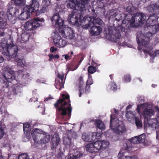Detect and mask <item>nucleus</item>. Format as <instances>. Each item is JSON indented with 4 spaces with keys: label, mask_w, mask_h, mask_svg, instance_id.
Here are the masks:
<instances>
[{
    "label": "nucleus",
    "mask_w": 159,
    "mask_h": 159,
    "mask_svg": "<svg viewBox=\"0 0 159 159\" xmlns=\"http://www.w3.org/2000/svg\"><path fill=\"white\" fill-rule=\"evenodd\" d=\"M146 16L144 14L141 12L134 14H126L124 19L122 21L121 27V31L127 32L130 28H137L138 26L135 25L136 23L143 24L145 22Z\"/></svg>",
    "instance_id": "nucleus-1"
},
{
    "label": "nucleus",
    "mask_w": 159,
    "mask_h": 159,
    "mask_svg": "<svg viewBox=\"0 0 159 159\" xmlns=\"http://www.w3.org/2000/svg\"><path fill=\"white\" fill-rule=\"evenodd\" d=\"M5 69V71L2 75V86L3 88H7L9 86L10 83L12 82L14 83L16 81H17V83L14 84L12 89L14 93L17 94L21 92V87L18 84V83L20 84V81L16 79L14 72L11 68L6 67Z\"/></svg>",
    "instance_id": "nucleus-2"
},
{
    "label": "nucleus",
    "mask_w": 159,
    "mask_h": 159,
    "mask_svg": "<svg viewBox=\"0 0 159 159\" xmlns=\"http://www.w3.org/2000/svg\"><path fill=\"white\" fill-rule=\"evenodd\" d=\"M70 96L68 93L62 94L57 102L54 104L56 109V113L58 115L64 116L68 114L69 118L71 115L72 107L71 106Z\"/></svg>",
    "instance_id": "nucleus-3"
},
{
    "label": "nucleus",
    "mask_w": 159,
    "mask_h": 159,
    "mask_svg": "<svg viewBox=\"0 0 159 159\" xmlns=\"http://www.w3.org/2000/svg\"><path fill=\"white\" fill-rule=\"evenodd\" d=\"M159 12H155L152 15H150L148 19L147 20L146 26L149 30L148 32L145 34V39L149 41L153 35L155 34L159 30V24H156L157 19Z\"/></svg>",
    "instance_id": "nucleus-4"
},
{
    "label": "nucleus",
    "mask_w": 159,
    "mask_h": 159,
    "mask_svg": "<svg viewBox=\"0 0 159 159\" xmlns=\"http://www.w3.org/2000/svg\"><path fill=\"white\" fill-rule=\"evenodd\" d=\"M109 142L103 140H98L93 143H90L86 146V150L91 153H96L99 150H103L108 147Z\"/></svg>",
    "instance_id": "nucleus-5"
},
{
    "label": "nucleus",
    "mask_w": 159,
    "mask_h": 159,
    "mask_svg": "<svg viewBox=\"0 0 159 159\" xmlns=\"http://www.w3.org/2000/svg\"><path fill=\"white\" fill-rule=\"evenodd\" d=\"M110 127L111 129L115 131L116 133L122 134L126 131V129L123 121H120L118 118H115V115L111 114Z\"/></svg>",
    "instance_id": "nucleus-6"
},
{
    "label": "nucleus",
    "mask_w": 159,
    "mask_h": 159,
    "mask_svg": "<svg viewBox=\"0 0 159 159\" xmlns=\"http://www.w3.org/2000/svg\"><path fill=\"white\" fill-rule=\"evenodd\" d=\"M81 12L74 11L68 16V21L69 23L78 26L81 25Z\"/></svg>",
    "instance_id": "nucleus-7"
},
{
    "label": "nucleus",
    "mask_w": 159,
    "mask_h": 159,
    "mask_svg": "<svg viewBox=\"0 0 159 159\" xmlns=\"http://www.w3.org/2000/svg\"><path fill=\"white\" fill-rule=\"evenodd\" d=\"M42 22L40 19L37 17L34 19L29 20L25 22L24 27L27 30H33L37 29V28L41 26Z\"/></svg>",
    "instance_id": "nucleus-8"
},
{
    "label": "nucleus",
    "mask_w": 159,
    "mask_h": 159,
    "mask_svg": "<svg viewBox=\"0 0 159 159\" xmlns=\"http://www.w3.org/2000/svg\"><path fill=\"white\" fill-rule=\"evenodd\" d=\"M39 130L37 128H36L34 129L31 132V135L34 142L38 143H40L41 144H45L48 142L50 139V136L49 135L44 136L39 142V139L38 138V135L39 134L38 131Z\"/></svg>",
    "instance_id": "nucleus-9"
},
{
    "label": "nucleus",
    "mask_w": 159,
    "mask_h": 159,
    "mask_svg": "<svg viewBox=\"0 0 159 159\" xmlns=\"http://www.w3.org/2000/svg\"><path fill=\"white\" fill-rule=\"evenodd\" d=\"M7 13L8 20L12 24H14L16 19V16L19 14V9L16 7H11L8 9Z\"/></svg>",
    "instance_id": "nucleus-10"
},
{
    "label": "nucleus",
    "mask_w": 159,
    "mask_h": 159,
    "mask_svg": "<svg viewBox=\"0 0 159 159\" xmlns=\"http://www.w3.org/2000/svg\"><path fill=\"white\" fill-rule=\"evenodd\" d=\"M57 27L59 32L62 35L64 34L66 38L71 39L75 37V34L71 28L67 27L66 28V26L64 25L58 26Z\"/></svg>",
    "instance_id": "nucleus-11"
},
{
    "label": "nucleus",
    "mask_w": 159,
    "mask_h": 159,
    "mask_svg": "<svg viewBox=\"0 0 159 159\" xmlns=\"http://www.w3.org/2000/svg\"><path fill=\"white\" fill-rule=\"evenodd\" d=\"M108 30L109 34L110 35L111 40L115 42L117 41V40L120 38V32L115 27H108Z\"/></svg>",
    "instance_id": "nucleus-12"
},
{
    "label": "nucleus",
    "mask_w": 159,
    "mask_h": 159,
    "mask_svg": "<svg viewBox=\"0 0 159 159\" xmlns=\"http://www.w3.org/2000/svg\"><path fill=\"white\" fill-rule=\"evenodd\" d=\"M70 0V2L67 4V7L69 8H71L75 10V11H78V12L84 11V6L80 4V1H73Z\"/></svg>",
    "instance_id": "nucleus-13"
},
{
    "label": "nucleus",
    "mask_w": 159,
    "mask_h": 159,
    "mask_svg": "<svg viewBox=\"0 0 159 159\" xmlns=\"http://www.w3.org/2000/svg\"><path fill=\"white\" fill-rule=\"evenodd\" d=\"M29 5L24 7V10H28L31 14L39 10V2L36 0H31Z\"/></svg>",
    "instance_id": "nucleus-14"
},
{
    "label": "nucleus",
    "mask_w": 159,
    "mask_h": 159,
    "mask_svg": "<svg viewBox=\"0 0 159 159\" xmlns=\"http://www.w3.org/2000/svg\"><path fill=\"white\" fill-rule=\"evenodd\" d=\"M79 81V88L80 91L79 97H80L82 93H88L89 92L90 89V86L86 85L85 86V84H84L83 77L82 76L80 77Z\"/></svg>",
    "instance_id": "nucleus-15"
},
{
    "label": "nucleus",
    "mask_w": 159,
    "mask_h": 159,
    "mask_svg": "<svg viewBox=\"0 0 159 159\" xmlns=\"http://www.w3.org/2000/svg\"><path fill=\"white\" fill-rule=\"evenodd\" d=\"M53 42L55 46L59 48L64 47L66 44V41L63 40L58 34L55 35Z\"/></svg>",
    "instance_id": "nucleus-16"
},
{
    "label": "nucleus",
    "mask_w": 159,
    "mask_h": 159,
    "mask_svg": "<svg viewBox=\"0 0 159 159\" xmlns=\"http://www.w3.org/2000/svg\"><path fill=\"white\" fill-rule=\"evenodd\" d=\"M138 137L135 136L130 139V142H127L126 143L125 147V149L126 151H130L134 147V145L135 144L139 143Z\"/></svg>",
    "instance_id": "nucleus-17"
},
{
    "label": "nucleus",
    "mask_w": 159,
    "mask_h": 159,
    "mask_svg": "<svg viewBox=\"0 0 159 159\" xmlns=\"http://www.w3.org/2000/svg\"><path fill=\"white\" fill-rule=\"evenodd\" d=\"M145 120H146L148 126L152 128H154L157 129L158 128L159 125V122L158 121L157 118L152 119H144V126L145 127Z\"/></svg>",
    "instance_id": "nucleus-18"
},
{
    "label": "nucleus",
    "mask_w": 159,
    "mask_h": 159,
    "mask_svg": "<svg viewBox=\"0 0 159 159\" xmlns=\"http://www.w3.org/2000/svg\"><path fill=\"white\" fill-rule=\"evenodd\" d=\"M84 12H81V25L82 23H84V24L87 26V28L91 27L92 24L93 17L85 16L84 17L83 13Z\"/></svg>",
    "instance_id": "nucleus-19"
},
{
    "label": "nucleus",
    "mask_w": 159,
    "mask_h": 159,
    "mask_svg": "<svg viewBox=\"0 0 159 159\" xmlns=\"http://www.w3.org/2000/svg\"><path fill=\"white\" fill-rule=\"evenodd\" d=\"M85 156V155L81 152L76 151L67 156L66 159H80Z\"/></svg>",
    "instance_id": "nucleus-20"
},
{
    "label": "nucleus",
    "mask_w": 159,
    "mask_h": 159,
    "mask_svg": "<svg viewBox=\"0 0 159 159\" xmlns=\"http://www.w3.org/2000/svg\"><path fill=\"white\" fill-rule=\"evenodd\" d=\"M94 134L92 133L85 132L82 134V138L84 141L86 142H92L95 140Z\"/></svg>",
    "instance_id": "nucleus-21"
},
{
    "label": "nucleus",
    "mask_w": 159,
    "mask_h": 159,
    "mask_svg": "<svg viewBox=\"0 0 159 159\" xmlns=\"http://www.w3.org/2000/svg\"><path fill=\"white\" fill-rule=\"evenodd\" d=\"M64 75L63 73H58L57 74V78L55 79V83L60 86V90L63 87L64 85L65 79H64Z\"/></svg>",
    "instance_id": "nucleus-22"
},
{
    "label": "nucleus",
    "mask_w": 159,
    "mask_h": 159,
    "mask_svg": "<svg viewBox=\"0 0 159 159\" xmlns=\"http://www.w3.org/2000/svg\"><path fill=\"white\" fill-rule=\"evenodd\" d=\"M18 50V47L16 46L13 45L11 47H9L8 56L10 58L16 57L17 55Z\"/></svg>",
    "instance_id": "nucleus-23"
},
{
    "label": "nucleus",
    "mask_w": 159,
    "mask_h": 159,
    "mask_svg": "<svg viewBox=\"0 0 159 159\" xmlns=\"http://www.w3.org/2000/svg\"><path fill=\"white\" fill-rule=\"evenodd\" d=\"M90 30V32L92 36L98 35H99L102 31V28L101 26L93 25L91 26Z\"/></svg>",
    "instance_id": "nucleus-24"
},
{
    "label": "nucleus",
    "mask_w": 159,
    "mask_h": 159,
    "mask_svg": "<svg viewBox=\"0 0 159 159\" xmlns=\"http://www.w3.org/2000/svg\"><path fill=\"white\" fill-rule=\"evenodd\" d=\"M143 113L144 119H148L154 115L155 112L152 108L146 107L143 111Z\"/></svg>",
    "instance_id": "nucleus-25"
},
{
    "label": "nucleus",
    "mask_w": 159,
    "mask_h": 159,
    "mask_svg": "<svg viewBox=\"0 0 159 159\" xmlns=\"http://www.w3.org/2000/svg\"><path fill=\"white\" fill-rule=\"evenodd\" d=\"M60 140V139L57 134H55L53 135L51 139L52 149L53 151L56 149L57 146L58 145Z\"/></svg>",
    "instance_id": "nucleus-26"
},
{
    "label": "nucleus",
    "mask_w": 159,
    "mask_h": 159,
    "mask_svg": "<svg viewBox=\"0 0 159 159\" xmlns=\"http://www.w3.org/2000/svg\"><path fill=\"white\" fill-rule=\"evenodd\" d=\"M21 41H20L21 43H20V44H21V43H24V44H23L22 46L21 44V45L19 44V45L21 48H23L24 46H25L24 45L25 44L26 42L28 41L29 38L30 37V35L29 34L24 32L22 33L21 35Z\"/></svg>",
    "instance_id": "nucleus-27"
},
{
    "label": "nucleus",
    "mask_w": 159,
    "mask_h": 159,
    "mask_svg": "<svg viewBox=\"0 0 159 159\" xmlns=\"http://www.w3.org/2000/svg\"><path fill=\"white\" fill-rule=\"evenodd\" d=\"M0 49L2 53L5 55H8V49L9 47H7L6 44L4 43L3 41L0 43Z\"/></svg>",
    "instance_id": "nucleus-28"
},
{
    "label": "nucleus",
    "mask_w": 159,
    "mask_h": 159,
    "mask_svg": "<svg viewBox=\"0 0 159 159\" xmlns=\"http://www.w3.org/2000/svg\"><path fill=\"white\" fill-rule=\"evenodd\" d=\"M28 10H24L23 9V11L19 15V18L22 20H26L28 19L30 16V14H31Z\"/></svg>",
    "instance_id": "nucleus-29"
},
{
    "label": "nucleus",
    "mask_w": 159,
    "mask_h": 159,
    "mask_svg": "<svg viewBox=\"0 0 159 159\" xmlns=\"http://www.w3.org/2000/svg\"><path fill=\"white\" fill-rule=\"evenodd\" d=\"M71 134L70 132L68 134V136L66 137L63 140V143L65 145L66 147L68 146L70 148H71L73 146V144L71 142V139L70 137L72 138L73 137V136L70 135Z\"/></svg>",
    "instance_id": "nucleus-30"
},
{
    "label": "nucleus",
    "mask_w": 159,
    "mask_h": 159,
    "mask_svg": "<svg viewBox=\"0 0 159 159\" xmlns=\"http://www.w3.org/2000/svg\"><path fill=\"white\" fill-rule=\"evenodd\" d=\"M3 13L0 12V29L3 30L5 28L7 24V20L3 18Z\"/></svg>",
    "instance_id": "nucleus-31"
},
{
    "label": "nucleus",
    "mask_w": 159,
    "mask_h": 159,
    "mask_svg": "<svg viewBox=\"0 0 159 159\" xmlns=\"http://www.w3.org/2000/svg\"><path fill=\"white\" fill-rule=\"evenodd\" d=\"M159 6L156 3L151 4L148 7L147 10L149 12H154V11L158 10Z\"/></svg>",
    "instance_id": "nucleus-32"
},
{
    "label": "nucleus",
    "mask_w": 159,
    "mask_h": 159,
    "mask_svg": "<svg viewBox=\"0 0 159 159\" xmlns=\"http://www.w3.org/2000/svg\"><path fill=\"white\" fill-rule=\"evenodd\" d=\"M103 21L100 18H96V17H93V20L92 25H102V24Z\"/></svg>",
    "instance_id": "nucleus-33"
},
{
    "label": "nucleus",
    "mask_w": 159,
    "mask_h": 159,
    "mask_svg": "<svg viewBox=\"0 0 159 159\" xmlns=\"http://www.w3.org/2000/svg\"><path fill=\"white\" fill-rule=\"evenodd\" d=\"M118 159H138L137 157L134 156L132 157L129 156H125L123 153L121 154L120 152L118 156Z\"/></svg>",
    "instance_id": "nucleus-34"
},
{
    "label": "nucleus",
    "mask_w": 159,
    "mask_h": 159,
    "mask_svg": "<svg viewBox=\"0 0 159 159\" xmlns=\"http://www.w3.org/2000/svg\"><path fill=\"white\" fill-rule=\"evenodd\" d=\"M149 41L144 39H143L140 41V40L139 39H137V42L138 45L139 46H143L144 47H147Z\"/></svg>",
    "instance_id": "nucleus-35"
},
{
    "label": "nucleus",
    "mask_w": 159,
    "mask_h": 159,
    "mask_svg": "<svg viewBox=\"0 0 159 159\" xmlns=\"http://www.w3.org/2000/svg\"><path fill=\"white\" fill-rule=\"evenodd\" d=\"M96 125L97 128H99L102 131L104 130L105 127L103 123L99 120H96Z\"/></svg>",
    "instance_id": "nucleus-36"
},
{
    "label": "nucleus",
    "mask_w": 159,
    "mask_h": 159,
    "mask_svg": "<svg viewBox=\"0 0 159 159\" xmlns=\"http://www.w3.org/2000/svg\"><path fill=\"white\" fill-rule=\"evenodd\" d=\"M126 10L129 13V14L132 15L135 12L136 8L133 6H128L126 8Z\"/></svg>",
    "instance_id": "nucleus-37"
},
{
    "label": "nucleus",
    "mask_w": 159,
    "mask_h": 159,
    "mask_svg": "<svg viewBox=\"0 0 159 159\" xmlns=\"http://www.w3.org/2000/svg\"><path fill=\"white\" fill-rule=\"evenodd\" d=\"M97 70V68L94 66H90L88 68V71L89 75L93 74Z\"/></svg>",
    "instance_id": "nucleus-38"
},
{
    "label": "nucleus",
    "mask_w": 159,
    "mask_h": 159,
    "mask_svg": "<svg viewBox=\"0 0 159 159\" xmlns=\"http://www.w3.org/2000/svg\"><path fill=\"white\" fill-rule=\"evenodd\" d=\"M30 125L28 123L23 124V130L27 133L30 132Z\"/></svg>",
    "instance_id": "nucleus-39"
},
{
    "label": "nucleus",
    "mask_w": 159,
    "mask_h": 159,
    "mask_svg": "<svg viewBox=\"0 0 159 159\" xmlns=\"http://www.w3.org/2000/svg\"><path fill=\"white\" fill-rule=\"evenodd\" d=\"M14 2L16 6L20 7H24V0H11Z\"/></svg>",
    "instance_id": "nucleus-40"
},
{
    "label": "nucleus",
    "mask_w": 159,
    "mask_h": 159,
    "mask_svg": "<svg viewBox=\"0 0 159 159\" xmlns=\"http://www.w3.org/2000/svg\"><path fill=\"white\" fill-rule=\"evenodd\" d=\"M135 123L137 128L139 129L142 126V121L139 118L137 117L135 118Z\"/></svg>",
    "instance_id": "nucleus-41"
},
{
    "label": "nucleus",
    "mask_w": 159,
    "mask_h": 159,
    "mask_svg": "<svg viewBox=\"0 0 159 159\" xmlns=\"http://www.w3.org/2000/svg\"><path fill=\"white\" fill-rule=\"evenodd\" d=\"M59 18H60V17L59 16V13H57L53 15L52 18L51 20L53 22L55 23L56 24V22L58 21Z\"/></svg>",
    "instance_id": "nucleus-42"
},
{
    "label": "nucleus",
    "mask_w": 159,
    "mask_h": 159,
    "mask_svg": "<svg viewBox=\"0 0 159 159\" xmlns=\"http://www.w3.org/2000/svg\"><path fill=\"white\" fill-rule=\"evenodd\" d=\"M48 56L49 58L48 60L49 61H51L54 59H58L59 57V56L58 54H56L54 55L52 54H50L48 55Z\"/></svg>",
    "instance_id": "nucleus-43"
},
{
    "label": "nucleus",
    "mask_w": 159,
    "mask_h": 159,
    "mask_svg": "<svg viewBox=\"0 0 159 159\" xmlns=\"http://www.w3.org/2000/svg\"><path fill=\"white\" fill-rule=\"evenodd\" d=\"M138 137L139 143H142L145 141L146 136L145 134H142Z\"/></svg>",
    "instance_id": "nucleus-44"
},
{
    "label": "nucleus",
    "mask_w": 159,
    "mask_h": 159,
    "mask_svg": "<svg viewBox=\"0 0 159 159\" xmlns=\"http://www.w3.org/2000/svg\"><path fill=\"white\" fill-rule=\"evenodd\" d=\"M42 5V7L40 10V13H44L48 11L49 9H50V8L48 7H46L45 5Z\"/></svg>",
    "instance_id": "nucleus-45"
},
{
    "label": "nucleus",
    "mask_w": 159,
    "mask_h": 159,
    "mask_svg": "<svg viewBox=\"0 0 159 159\" xmlns=\"http://www.w3.org/2000/svg\"><path fill=\"white\" fill-rule=\"evenodd\" d=\"M93 84L92 77L91 76L89 75V78L87 81L86 85L89 86Z\"/></svg>",
    "instance_id": "nucleus-46"
},
{
    "label": "nucleus",
    "mask_w": 159,
    "mask_h": 159,
    "mask_svg": "<svg viewBox=\"0 0 159 159\" xmlns=\"http://www.w3.org/2000/svg\"><path fill=\"white\" fill-rule=\"evenodd\" d=\"M131 80V78L129 74H126L124 76V80L125 82H130Z\"/></svg>",
    "instance_id": "nucleus-47"
},
{
    "label": "nucleus",
    "mask_w": 159,
    "mask_h": 159,
    "mask_svg": "<svg viewBox=\"0 0 159 159\" xmlns=\"http://www.w3.org/2000/svg\"><path fill=\"white\" fill-rule=\"evenodd\" d=\"M18 159H30L27 154H22L19 156Z\"/></svg>",
    "instance_id": "nucleus-48"
},
{
    "label": "nucleus",
    "mask_w": 159,
    "mask_h": 159,
    "mask_svg": "<svg viewBox=\"0 0 159 159\" xmlns=\"http://www.w3.org/2000/svg\"><path fill=\"white\" fill-rule=\"evenodd\" d=\"M111 89L113 91H116L117 90V86L115 82H111Z\"/></svg>",
    "instance_id": "nucleus-49"
},
{
    "label": "nucleus",
    "mask_w": 159,
    "mask_h": 159,
    "mask_svg": "<svg viewBox=\"0 0 159 159\" xmlns=\"http://www.w3.org/2000/svg\"><path fill=\"white\" fill-rule=\"evenodd\" d=\"M64 20L60 18H59V19L58 20V21H57L56 23V25H57L58 26L59 25H63Z\"/></svg>",
    "instance_id": "nucleus-50"
},
{
    "label": "nucleus",
    "mask_w": 159,
    "mask_h": 159,
    "mask_svg": "<svg viewBox=\"0 0 159 159\" xmlns=\"http://www.w3.org/2000/svg\"><path fill=\"white\" fill-rule=\"evenodd\" d=\"M81 0V3L80 2V4L83 5L84 6V11H85V5L87 4L88 2L89 1V0Z\"/></svg>",
    "instance_id": "nucleus-51"
},
{
    "label": "nucleus",
    "mask_w": 159,
    "mask_h": 159,
    "mask_svg": "<svg viewBox=\"0 0 159 159\" xmlns=\"http://www.w3.org/2000/svg\"><path fill=\"white\" fill-rule=\"evenodd\" d=\"M29 76L30 75L29 74L25 72L21 78L23 79H29Z\"/></svg>",
    "instance_id": "nucleus-52"
},
{
    "label": "nucleus",
    "mask_w": 159,
    "mask_h": 159,
    "mask_svg": "<svg viewBox=\"0 0 159 159\" xmlns=\"http://www.w3.org/2000/svg\"><path fill=\"white\" fill-rule=\"evenodd\" d=\"M143 52L145 54H148L151 57H152V52H151L150 51H148L147 50H143Z\"/></svg>",
    "instance_id": "nucleus-53"
},
{
    "label": "nucleus",
    "mask_w": 159,
    "mask_h": 159,
    "mask_svg": "<svg viewBox=\"0 0 159 159\" xmlns=\"http://www.w3.org/2000/svg\"><path fill=\"white\" fill-rule=\"evenodd\" d=\"M65 155L62 152H59L57 155V157L58 159H62L64 158Z\"/></svg>",
    "instance_id": "nucleus-54"
},
{
    "label": "nucleus",
    "mask_w": 159,
    "mask_h": 159,
    "mask_svg": "<svg viewBox=\"0 0 159 159\" xmlns=\"http://www.w3.org/2000/svg\"><path fill=\"white\" fill-rule=\"evenodd\" d=\"M159 55V50H157L155 52H152V58Z\"/></svg>",
    "instance_id": "nucleus-55"
},
{
    "label": "nucleus",
    "mask_w": 159,
    "mask_h": 159,
    "mask_svg": "<svg viewBox=\"0 0 159 159\" xmlns=\"http://www.w3.org/2000/svg\"><path fill=\"white\" fill-rule=\"evenodd\" d=\"M4 130L3 129L1 126H0V139H1L3 136Z\"/></svg>",
    "instance_id": "nucleus-56"
},
{
    "label": "nucleus",
    "mask_w": 159,
    "mask_h": 159,
    "mask_svg": "<svg viewBox=\"0 0 159 159\" xmlns=\"http://www.w3.org/2000/svg\"><path fill=\"white\" fill-rule=\"evenodd\" d=\"M93 134H94V136L95 138V139H99L102 135V134L98 133H93Z\"/></svg>",
    "instance_id": "nucleus-57"
},
{
    "label": "nucleus",
    "mask_w": 159,
    "mask_h": 159,
    "mask_svg": "<svg viewBox=\"0 0 159 159\" xmlns=\"http://www.w3.org/2000/svg\"><path fill=\"white\" fill-rule=\"evenodd\" d=\"M25 72V71H24L22 70H18L17 71V74H18V76L20 77H21L22 76V75H23V73H24Z\"/></svg>",
    "instance_id": "nucleus-58"
},
{
    "label": "nucleus",
    "mask_w": 159,
    "mask_h": 159,
    "mask_svg": "<svg viewBox=\"0 0 159 159\" xmlns=\"http://www.w3.org/2000/svg\"><path fill=\"white\" fill-rule=\"evenodd\" d=\"M57 50V48H55L54 47H52L50 49V51L52 52H53Z\"/></svg>",
    "instance_id": "nucleus-59"
},
{
    "label": "nucleus",
    "mask_w": 159,
    "mask_h": 159,
    "mask_svg": "<svg viewBox=\"0 0 159 159\" xmlns=\"http://www.w3.org/2000/svg\"><path fill=\"white\" fill-rule=\"evenodd\" d=\"M96 120H94V119H90L89 122H94L95 125L96 124Z\"/></svg>",
    "instance_id": "nucleus-60"
},
{
    "label": "nucleus",
    "mask_w": 159,
    "mask_h": 159,
    "mask_svg": "<svg viewBox=\"0 0 159 159\" xmlns=\"http://www.w3.org/2000/svg\"><path fill=\"white\" fill-rule=\"evenodd\" d=\"M4 35V33L3 32V31H2L0 30V37L3 36ZM1 41L0 40V43H1Z\"/></svg>",
    "instance_id": "nucleus-61"
},
{
    "label": "nucleus",
    "mask_w": 159,
    "mask_h": 159,
    "mask_svg": "<svg viewBox=\"0 0 159 159\" xmlns=\"http://www.w3.org/2000/svg\"><path fill=\"white\" fill-rule=\"evenodd\" d=\"M83 59H84V57H81V60L79 62V64L78 65H77V67L75 69H77V68L79 66V65L81 63L82 61H83Z\"/></svg>",
    "instance_id": "nucleus-62"
},
{
    "label": "nucleus",
    "mask_w": 159,
    "mask_h": 159,
    "mask_svg": "<svg viewBox=\"0 0 159 159\" xmlns=\"http://www.w3.org/2000/svg\"><path fill=\"white\" fill-rule=\"evenodd\" d=\"M156 111L158 112V113L159 114V107L157 106H155L154 107Z\"/></svg>",
    "instance_id": "nucleus-63"
},
{
    "label": "nucleus",
    "mask_w": 159,
    "mask_h": 159,
    "mask_svg": "<svg viewBox=\"0 0 159 159\" xmlns=\"http://www.w3.org/2000/svg\"><path fill=\"white\" fill-rule=\"evenodd\" d=\"M65 58L66 60L70 59L69 56L68 55H66L65 56Z\"/></svg>",
    "instance_id": "nucleus-64"
}]
</instances>
